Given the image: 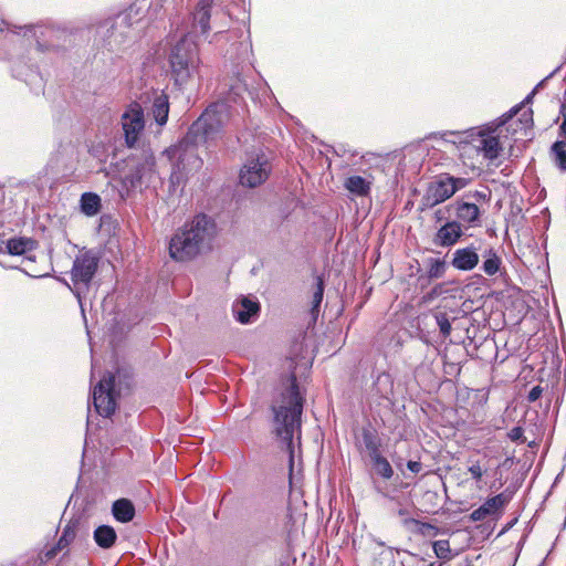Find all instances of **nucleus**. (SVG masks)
<instances>
[{"label": "nucleus", "mask_w": 566, "mask_h": 566, "mask_svg": "<svg viewBox=\"0 0 566 566\" xmlns=\"http://www.w3.org/2000/svg\"><path fill=\"white\" fill-rule=\"evenodd\" d=\"M457 216L464 222L473 223L480 217V209L475 203L462 202L457 208Z\"/></svg>", "instance_id": "24"}, {"label": "nucleus", "mask_w": 566, "mask_h": 566, "mask_svg": "<svg viewBox=\"0 0 566 566\" xmlns=\"http://www.w3.org/2000/svg\"><path fill=\"white\" fill-rule=\"evenodd\" d=\"M551 155L554 164L566 171V140H557L552 145Z\"/></svg>", "instance_id": "26"}, {"label": "nucleus", "mask_w": 566, "mask_h": 566, "mask_svg": "<svg viewBox=\"0 0 566 566\" xmlns=\"http://www.w3.org/2000/svg\"><path fill=\"white\" fill-rule=\"evenodd\" d=\"M128 24V15L127 14H119L117 18H116V22L114 25H112V28L114 29L111 36L115 35V31L119 28V27H123V25H127Z\"/></svg>", "instance_id": "35"}, {"label": "nucleus", "mask_w": 566, "mask_h": 566, "mask_svg": "<svg viewBox=\"0 0 566 566\" xmlns=\"http://www.w3.org/2000/svg\"><path fill=\"white\" fill-rule=\"evenodd\" d=\"M112 512L114 517L122 523L130 522L135 516V507L133 503L126 499L115 501Z\"/></svg>", "instance_id": "20"}, {"label": "nucleus", "mask_w": 566, "mask_h": 566, "mask_svg": "<svg viewBox=\"0 0 566 566\" xmlns=\"http://www.w3.org/2000/svg\"><path fill=\"white\" fill-rule=\"evenodd\" d=\"M125 142L128 147H134L140 139L145 129L144 111L138 103L130 104L120 117Z\"/></svg>", "instance_id": "9"}, {"label": "nucleus", "mask_w": 566, "mask_h": 566, "mask_svg": "<svg viewBox=\"0 0 566 566\" xmlns=\"http://www.w3.org/2000/svg\"><path fill=\"white\" fill-rule=\"evenodd\" d=\"M446 272V262L440 259L430 260L428 275L431 279H440Z\"/></svg>", "instance_id": "29"}, {"label": "nucleus", "mask_w": 566, "mask_h": 566, "mask_svg": "<svg viewBox=\"0 0 566 566\" xmlns=\"http://www.w3.org/2000/svg\"><path fill=\"white\" fill-rule=\"evenodd\" d=\"M81 209L86 216H95L101 209V198L93 192H86L81 198Z\"/></svg>", "instance_id": "23"}, {"label": "nucleus", "mask_w": 566, "mask_h": 566, "mask_svg": "<svg viewBox=\"0 0 566 566\" xmlns=\"http://www.w3.org/2000/svg\"><path fill=\"white\" fill-rule=\"evenodd\" d=\"M559 137L562 138L560 140H566V116L559 127Z\"/></svg>", "instance_id": "39"}, {"label": "nucleus", "mask_w": 566, "mask_h": 566, "mask_svg": "<svg viewBox=\"0 0 566 566\" xmlns=\"http://www.w3.org/2000/svg\"><path fill=\"white\" fill-rule=\"evenodd\" d=\"M479 263V254L474 247L458 249L453 252L452 266L460 271H471Z\"/></svg>", "instance_id": "14"}, {"label": "nucleus", "mask_w": 566, "mask_h": 566, "mask_svg": "<svg viewBox=\"0 0 566 566\" xmlns=\"http://www.w3.org/2000/svg\"><path fill=\"white\" fill-rule=\"evenodd\" d=\"M345 188L356 196H367L370 191L371 182L360 176H350L346 178Z\"/></svg>", "instance_id": "22"}, {"label": "nucleus", "mask_w": 566, "mask_h": 566, "mask_svg": "<svg viewBox=\"0 0 566 566\" xmlns=\"http://www.w3.org/2000/svg\"><path fill=\"white\" fill-rule=\"evenodd\" d=\"M437 323L439 325L440 332L443 336H449L451 333V324L446 315L441 314L437 316Z\"/></svg>", "instance_id": "32"}, {"label": "nucleus", "mask_w": 566, "mask_h": 566, "mask_svg": "<svg viewBox=\"0 0 566 566\" xmlns=\"http://www.w3.org/2000/svg\"><path fill=\"white\" fill-rule=\"evenodd\" d=\"M509 500L510 497L504 493L492 496L488 499L480 507L473 510L470 514V518L473 522H480L489 516H494L505 507V505L509 503Z\"/></svg>", "instance_id": "12"}, {"label": "nucleus", "mask_w": 566, "mask_h": 566, "mask_svg": "<svg viewBox=\"0 0 566 566\" xmlns=\"http://www.w3.org/2000/svg\"><path fill=\"white\" fill-rule=\"evenodd\" d=\"M468 471L471 474V476L476 481L481 480L484 474V471L482 470L481 465L478 462L470 465Z\"/></svg>", "instance_id": "34"}, {"label": "nucleus", "mask_w": 566, "mask_h": 566, "mask_svg": "<svg viewBox=\"0 0 566 566\" xmlns=\"http://www.w3.org/2000/svg\"><path fill=\"white\" fill-rule=\"evenodd\" d=\"M469 179L455 178L449 175H441L431 181L422 198L423 208H433L434 206L451 198L458 190L468 186Z\"/></svg>", "instance_id": "7"}, {"label": "nucleus", "mask_w": 566, "mask_h": 566, "mask_svg": "<svg viewBox=\"0 0 566 566\" xmlns=\"http://www.w3.org/2000/svg\"><path fill=\"white\" fill-rule=\"evenodd\" d=\"M483 258H484V261L482 264V269H483L484 273L490 276L496 274L499 272L501 263H502V261H501L500 256L496 254V252L493 249H489L483 254Z\"/></svg>", "instance_id": "25"}, {"label": "nucleus", "mask_w": 566, "mask_h": 566, "mask_svg": "<svg viewBox=\"0 0 566 566\" xmlns=\"http://www.w3.org/2000/svg\"><path fill=\"white\" fill-rule=\"evenodd\" d=\"M169 113L168 96L164 93L157 94L151 106V114L159 126L167 123Z\"/></svg>", "instance_id": "19"}, {"label": "nucleus", "mask_w": 566, "mask_h": 566, "mask_svg": "<svg viewBox=\"0 0 566 566\" xmlns=\"http://www.w3.org/2000/svg\"><path fill=\"white\" fill-rule=\"evenodd\" d=\"M303 402L295 378L276 394L272 402V433L280 447L287 451L291 469L294 463L295 446L298 444L301 437Z\"/></svg>", "instance_id": "3"}, {"label": "nucleus", "mask_w": 566, "mask_h": 566, "mask_svg": "<svg viewBox=\"0 0 566 566\" xmlns=\"http://www.w3.org/2000/svg\"><path fill=\"white\" fill-rule=\"evenodd\" d=\"M397 514L401 517V522L405 526H409L410 524H419V522L410 516V512L408 507L401 506L397 510Z\"/></svg>", "instance_id": "31"}, {"label": "nucleus", "mask_w": 566, "mask_h": 566, "mask_svg": "<svg viewBox=\"0 0 566 566\" xmlns=\"http://www.w3.org/2000/svg\"><path fill=\"white\" fill-rule=\"evenodd\" d=\"M98 264V258L91 251L80 253L74 262L71 271V279L73 283L72 291L78 300L81 294L88 287Z\"/></svg>", "instance_id": "8"}, {"label": "nucleus", "mask_w": 566, "mask_h": 566, "mask_svg": "<svg viewBox=\"0 0 566 566\" xmlns=\"http://www.w3.org/2000/svg\"><path fill=\"white\" fill-rule=\"evenodd\" d=\"M129 166V172L123 178V184L127 189L149 187L155 184L157 171L153 154L143 153L140 157L130 159Z\"/></svg>", "instance_id": "6"}, {"label": "nucleus", "mask_w": 566, "mask_h": 566, "mask_svg": "<svg viewBox=\"0 0 566 566\" xmlns=\"http://www.w3.org/2000/svg\"><path fill=\"white\" fill-rule=\"evenodd\" d=\"M407 468H408L411 472H413V473H418V472H420V471H421L422 465H421V463H420V462H418V461H409V462L407 463Z\"/></svg>", "instance_id": "38"}, {"label": "nucleus", "mask_w": 566, "mask_h": 566, "mask_svg": "<svg viewBox=\"0 0 566 566\" xmlns=\"http://www.w3.org/2000/svg\"><path fill=\"white\" fill-rule=\"evenodd\" d=\"M36 247V242L29 238H12L6 243V250L11 255H27V259L33 261L29 255Z\"/></svg>", "instance_id": "16"}, {"label": "nucleus", "mask_w": 566, "mask_h": 566, "mask_svg": "<svg viewBox=\"0 0 566 566\" xmlns=\"http://www.w3.org/2000/svg\"><path fill=\"white\" fill-rule=\"evenodd\" d=\"M271 172L268 158L262 155L248 159L240 171V182L244 187L254 188L263 184Z\"/></svg>", "instance_id": "11"}, {"label": "nucleus", "mask_w": 566, "mask_h": 566, "mask_svg": "<svg viewBox=\"0 0 566 566\" xmlns=\"http://www.w3.org/2000/svg\"><path fill=\"white\" fill-rule=\"evenodd\" d=\"M75 537H76V526L71 523L65 525L56 545L45 552V554H44L45 559H51V558L55 557L60 551L69 547V545L75 539Z\"/></svg>", "instance_id": "18"}, {"label": "nucleus", "mask_w": 566, "mask_h": 566, "mask_svg": "<svg viewBox=\"0 0 566 566\" xmlns=\"http://www.w3.org/2000/svg\"><path fill=\"white\" fill-rule=\"evenodd\" d=\"M216 234V223L210 218L196 216L171 237L169 255L178 262L190 261L212 248Z\"/></svg>", "instance_id": "4"}, {"label": "nucleus", "mask_w": 566, "mask_h": 566, "mask_svg": "<svg viewBox=\"0 0 566 566\" xmlns=\"http://www.w3.org/2000/svg\"><path fill=\"white\" fill-rule=\"evenodd\" d=\"M433 552L436 556L440 559H449L450 558V545L448 541H436L433 543Z\"/></svg>", "instance_id": "30"}, {"label": "nucleus", "mask_w": 566, "mask_h": 566, "mask_svg": "<svg viewBox=\"0 0 566 566\" xmlns=\"http://www.w3.org/2000/svg\"><path fill=\"white\" fill-rule=\"evenodd\" d=\"M429 566H441L439 563H431Z\"/></svg>", "instance_id": "41"}, {"label": "nucleus", "mask_w": 566, "mask_h": 566, "mask_svg": "<svg viewBox=\"0 0 566 566\" xmlns=\"http://www.w3.org/2000/svg\"><path fill=\"white\" fill-rule=\"evenodd\" d=\"M324 283L321 277H316L315 290L312 296V314L315 316L323 301Z\"/></svg>", "instance_id": "28"}, {"label": "nucleus", "mask_w": 566, "mask_h": 566, "mask_svg": "<svg viewBox=\"0 0 566 566\" xmlns=\"http://www.w3.org/2000/svg\"><path fill=\"white\" fill-rule=\"evenodd\" d=\"M423 528L433 530L434 527L429 523H422L421 524Z\"/></svg>", "instance_id": "40"}, {"label": "nucleus", "mask_w": 566, "mask_h": 566, "mask_svg": "<svg viewBox=\"0 0 566 566\" xmlns=\"http://www.w3.org/2000/svg\"><path fill=\"white\" fill-rule=\"evenodd\" d=\"M211 3L212 0H201L193 13V29L202 35L207 34L210 29L209 20Z\"/></svg>", "instance_id": "17"}, {"label": "nucleus", "mask_w": 566, "mask_h": 566, "mask_svg": "<svg viewBox=\"0 0 566 566\" xmlns=\"http://www.w3.org/2000/svg\"><path fill=\"white\" fill-rule=\"evenodd\" d=\"M507 436L512 441H517L523 437V429L521 427H514L510 430Z\"/></svg>", "instance_id": "36"}, {"label": "nucleus", "mask_w": 566, "mask_h": 566, "mask_svg": "<svg viewBox=\"0 0 566 566\" xmlns=\"http://www.w3.org/2000/svg\"><path fill=\"white\" fill-rule=\"evenodd\" d=\"M94 370H95V365L93 364L92 365V376L94 375Z\"/></svg>", "instance_id": "42"}, {"label": "nucleus", "mask_w": 566, "mask_h": 566, "mask_svg": "<svg viewBox=\"0 0 566 566\" xmlns=\"http://www.w3.org/2000/svg\"><path fill=\"white\" fill-rule=\"evenodd\" d=\"M532 123V111L516 106L496 122L464 132L460 143L471 145L484 160L493 161L503 150L502 138L506 137L504 133L516 134L518 130L527 129Z\"/></svg>", "instance_id": "2"}, {"label": "nucleus", "mask_w": 566, "mask_h": 566, "mask_svg": "<svg viewBox=\"0 0 566 566\" xmlns=\"http://www.w3.org/2000/svg\"><path fill=\"white\" fill-rule=\"evenodd\" d=\"M115 530L108 525H101L94 531V541L102 548H111L116 542Z\"/></svg>", "instance_id": "21"}, {"label": "nucleus", "mask_w": 566, "mask_h": 566, "mask_svg": "<svg viewBox=\"0 0 566 566\" xmlns=\"http://www.w3.org/2000/svg\"><path fill=\"white\" fill-rule=\"evenodd\" d=\"M542 395V388L539 386H535L531 389V391L528 392V401H536Z\"/></svg>", "instance_id": "37"}, {"label": "nucleus", "mask_w": 566, "mask_h": 566, "mask_svg": "<svg viewBox=\"0 0 566 566\" xmlns=\"http://www.w3.org/2000/svg\"><path fill=\"white\" fill-rule=\"evenodd\" d=\"M259 311V302L248 296H242L232 304L233 316L241 324L251 323L258 316Z\"/></svg>", "instance_id": "13"}, {"label": "nucleus", "mask_w": 566, "mask_h": 566, "mask_svg": "<svg viewBox=\"0 0 566 566\" xmlns=\"http://www.w3.org/2000/svg\"><path fill=\"white\" fill-rule=\"evenodd\" d=\"M114 381L115 377L107 373L93 390L95 409L103 417H109L116 409Z\"/></svg>", "instance_id": "10"}, {"label": "nucleus", "mask_w": 566, "mask_h": 566, "mask_svg": "<svg viewBox=\"0 0 566 566\" xmlns=\"http://www.w3.org/2000/svg\"><path fill=\"white\" fill-rule=\"evenodd\" d=\"M364 440H365L366 448L369 451L370 458H374L375 453H380L378 450L377 443L371 439V437L369 434L366 433L364 436Z\"/></svg>", "instance_id": "33"}, {"label": "nucleus", "mask_w": 566, "mask_h": 566, "mask_svg": "<svg viewBox=\"0 0 566 566\" xmlns=\"http://www.w3.org/2000/svg\"><path fill=\"white\" fill-rule=\"evenodd\" d=\"M169 63L176 85L185 87L199 84L201 61L192 34L185 35L176 43L171 50Z\"/></svg>", "instance_id": "5"}, {"label": "nucleus", "mask_w": 566, "mask_h": 566, "mask_svg": "<svg viewBox=\"0 0 566 566\" xmlns=\"http://www.w3.org/2000/svg\"><path fill=\"white\" fill-rule=\"evenodd\" d=\"M462 233L460 223L457 221L447 222L438 230L433 242L439 247H451L458 242Z\"/></svg>", "instance_id": "15"}, {"label": "nucleus", "mask_w": 566, "mask_h": 566, "mask_svg": "<svg viewBox=\"0 0 566 566\" xmlns=\"http://www.w3.org/2000/svg\"><path fill=\"white\" fill-rule=\"evenodd\" d=\"M375 471L388 480L394 475V470L386 458H384L380 453H375L374 458H371Z\"/></svg>", "instance_id": "27"}, {"label": "nucleus", "mask_w": 566, "mask_h": 566, "mask_svg": "<svg viewBox=\"0 0 566 566\" xmlns=\"http://www.w3.org/2000/svg\"><path fill=\"white\" fill-rule=\"evenodd\" d=\"M228 107L224 103L210 105L192 124L188 135L178 144L166 150L172 163L169 178V191L174 195L186 184L187 177L198 171L202 159L198 156L195 144L214 138L228 122Z\"/></svg>", "instance_id": "1"}]
</instances>
